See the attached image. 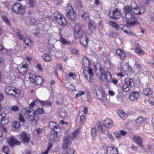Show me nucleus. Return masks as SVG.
I'll return each mask as SVG.
<instances>
[{
  "instance_id": "obj_1",
  "label": "nucleus",
  "mask_w": 154,
  "mask_h": 154,
  "mask_svg": "<svg viewBox=\"0 0 154 154\" xmlns=\"http://www.w3.org/2000/svg\"><path fill=\"white\" fill-rule=\"evenodd\" d=\"M79 132V129H77L69 136H65L63 138L62 143V148L64 150H66L69 147L71 143L69 141V138L71 139H73L75 138L78 134Z\"/></svg>"
},
{
  "instance_id": "obj_2",
  "label": "nucleus",
  "mask_w": 154,
  "mask_h": 154,
  "mask_svg": "<svg viewBox=\"0 0 154 154\" xmlns=\"http://www.w3.org/2000/svg\"><path fill=\"white\" fill-rule=\"evenodd\" d=\"M84 26L80 24L77 23L75 25L74 29V35L76 38H79L83 36L84 34Z\"/></svg>"
},
{
  "instance_id": "obj_3",
  "label": "nucleus",
  "mask_w": 154,
  "mask_h": 154,
  "mask_svg": "<svg viewBox=\"0 0 154 154\" xmlns=\"http://www.w3.org/2000/svg\"><path fill=\"white\" fill-rule=\"evenodd\" d=\"M27 8L26 6H23L19 3H15L12 8V11L17 14H23L25 13V9Z\"/></svg>"
},
{
  "instance_id": "obj_4",
  "label": "nucleus",
  "mask_w": 154,
  "mask_h": 154,
  "mask_svg": "<svg viewBox=\"0 0 154 154\" xmlns=\"http://www.w3.org/2000/svg\"><path fill=\"white\" fill-rule=\"evenodd\" d=\"M94 92L99 100L102 102H104L106 99V94L104 91L100 89L98 87L96 86L94 90Z\"/></svg>"
},
{
  "instance_id": "obj_5",
  "label": "nucleus",
  "mask_w": 154,
  "mask_h": 154,
  "mask_svg": "<svg viewBox=\"0 0 154 154\" xmlns=\"http://www.w3.org/2000/svg\"><path fill=\"white\" fill-rule=\"evenodd\" d=\"M5 91L7 94L13 96H15V94L19 95V91L15 87L8 86L5 89Z\"/></svg>"
},
{
  "instance_id": "obj_6",
  "label": "nucleus",
  "mask_w": 154,
  "mask_h": 154,
  "mask_svg": "<svg viewBox=\"0 0 154 154\" xmlns=\"http://www.w3.org/2000/svg\"><path fill=\"white\" fill-rule=\"evenodd\" d=\"M8 120L7 117L0 115V127H1L4 132H6V129L4 126L8 122Z\"/></svg>"
},
{
  "instance_id": "obj_7",
  "label": "nucleus",
  "mask_w": 154,
  "mask_h": 154,
  "mask_svg": "<svg viewBox=\"0 0 154 154\" xmlns=\"http://www.w3.org/2000/svg\"><path fill=\"white\" fill-rule=\"evenodd\" d=\"M8 143L11 147H14L15 145L19 146L21 144V142L14 137H10Z\"/></svg>"
},
{
  "instance_id": "obj_8",
  "label": "nucleus",
  "mask_w": 154,
  "mask_h": 154,
  "mask_svg": "<svg viewBox=\"0 0 154 154\" xmlns=\"http://www.w3.org/2000/svg\"><path fill=\"white\" fill-rule=\"evenodd\" d=\"M109 16L114 19H117L120 18L121 16L120 12L118 10L116 9L114 11H110L109 14Z\"/></svg>"
},
{
  "instance_id": "obj_9",
  "label": "nucleus",
  "mask_w": 154,
  "mask_h": 154,
  "mask_svg": "<svg viewBox=\"0 0 154 154\" xmlns=\"http://www.w3.org/2000/svg\"><path fill=\"white\" fill-rule=\"evenodd\" d=\"M66 16L72 21L75 22L77 19V17L73 10H69V11L66 14Z\"/></svg>"
},
{
  "instance_id": "obj_10",
  "label": "nucleus",
  "mask_w": 154,
  "mask_h": 154,
  "mask_svg": "<svg viewBox=\"0 0 154 154\" xmlns=\"http://www.w3.org/2000/svg\"><path fill=\"white\" fill-rule=\"evenodd\" d=\"M49 138L51 141H58L60 139L59 137L58 136L57 131H52L50 133Z\"/></svg>"
},
{
  "instance_id": "obj_11",
  "label": "nucleus",
  "mask_w": 154,
  "mask_h": 154,
  "mask_svg": "<svg viewBox=\"0 0 154 154\" xmlns=\"http://www.w3.org/2000/svg\"><path fill=\"white\" fill-rule=\"evenodd\" d=\"M140 97V95L137 91L132 92L129 95V99L132 101H137Z\"/></svg>"
},
{
  "instance_id": "obj_12",
  "label": "nucleus",
  "mask_w": 154,
  "mask_h": 154,
  "mask_svg": "<svg viewBox=\"0 0 154 154\" xmlns=\"http://www.w3.org/2000/svg\"><path fill=\"white\" fill-rule=\"evenodd\" d=\"M83 74L88 80L91 79L92 77L93 76L92 70L91 68H89L88 70H84Z\"/></svg>"
},
{
  "instance_id": "obj_13",
  "label": "nucleus",
  "mask_w": 154,
  "mask_h": 154,
  "mask_svg": "<svg viewBox=\"0 0 154 154\" xmlns=\"http://www.w3.org/2000/svg\"><path fill=\"white\" fill-rule=\"evenodd\" d=\"M20 139L24 143H28L30 140V138L27 135L26 133L23 131L22 132V133L20 136Z\"/></svg>"
},
{
  "instance_id": "obj_14",
  "label": "nucleus",
  "mask_w": 154,
  "mask_h": 154,
  "mask_svg": "<svg viewBox=\"0 0 154 154\" xmlns=\"http://www.w3.org/2000/svg\"><path fill=\"white\" fill-rule=\"evenodd\" d=\"M122 15L123 18L126 20V22L134 19V17L130 12L123 13Z\"/></svg>"
},
{
  "instance_id": "obj_15",
  "label": "nucleus",
  "mask_w": 154,
  "mask_h": 154,
  "mask_svg": "<svg viewBox=\"0 0 154 154\" xmlns=\"http://www.w3.org/2000/svg\"><path fill=\"white\" fill-rule=\"evenodd\" d=\"M107 154H118V149L112 146L108 147L106 148Z\"/></svg>"
},
{
  "instance_id": "obj_16",
  "label": "nucleus",
  "mask_w": 154,
  "mask_h": 154,
  "mask_svg": "<svg viewBox=\"0 0 154 154\" xmlns=\"http://www.w3.org/2000/svg\"><path fill=\"white\" fill-rule=\"evenodd\" d=\"M103 124L106 128H109L113 125V122L111 119L107 118L103 122Z\"/></svg>"
},
{
  "instance_id": "obj_17",
  "label": "nucleus",
  "mask_w": 154,
  "mask_h": 154,
  "mask_svg": "<svg viewBox=\"0 0 154 154\" xmlns=\"http://www.w3.org/2000/svg\"><path fill=\"white\" fill-rule=\"evenodd\" d=\"M22 111L24 113L25 115H29L31 113H35V111L29 107H26V108L23 109Z\"/></svg>"
},
{
  "instance_id": "obj_18",
  "label": "nucleus",
  "mask_w": 154,
  "mask_h": 154,
  "mask_svg": "<svg viewBox=\"0 0 154 154\" xmlns=\"http://www.w3.org/2000/svg\"><path fill=\"white\" fill-rule=\"evenodd\" d=\"M56 22L58 24L62 26H65L67 23L65 18L63 17L58 19Z\"/></svg>"
},
{
  "instance_id": "obj_19",
  "label": "nucleus",
  "mask_w": 154,
  "mask_h": 154,
  "mask_svg": "<svg viewBox=\"0 0 154 154\" xmlns=\"http://www.w3.org/2000/svg\"><path fill=\"white\" fill-rule=\"evenodd\" d=\"M143 121V117L140 116L138 117L135 121V125L137 128H139L141 126Z\"/></svg>"
},
{
  "instance_id": "obj_20",
  "label": "nucleus",
  "mask_w": 154,
  "mask_h": 154,
  "mask_svg": "<svg viewBox=\"0 0 154 154\" xmlns=\"http://www.w3.org/2000/svg\"><path fill=\"white\" fill-rule=\"evenodd\" d=\"M35 113H33L29 115V120L33 125H36L37 123L36 120L35 119Z\"/></svg>"
},
{
  "instance_id": "obj_21",
  "label": "nucleus",
  "mask_w": 154,
  "mask_h": 154,
  "mask_svg": "<svg viewBox=\"0 0 154 154\" xmlns=\"http://www.w3.org/2000/svg\"><path fill=\"white\" fill-rule=\"evenodd\" d=\"M134 141L136 142L137 143L141 146L143 147V146L142 143V138L139 136H133L132 137Z\"/></svg>"
},
{
  "instance_id": "obj_22",
  "label": "nucleus",
  "mask_w": 154,
  "mask_h": 154,
  "mask_svg": "<svg viewBox=\"0 0 154 154\" xmlns=\"http://www.w3.org/2000/svg\"><path fill=\"white\" fill-rule=\"evenodd\" d=\"M82 61L83 65L86 67H88L90 66V62L89 59L85 56H84L82 59Z\"/></svg>"
},
{
  "instance_id": "obj_23",
  "label": "nucleus",
  "mask_w": 154,
  "mask_h": 154,
  "mask_svg": "<svg viewBox=\"0 0 154 154\" xmlns=\"http://www.w3.org/2000/svg\"><path fill=\"white\" fill-rule=\"evenodd\" d=\"M35 101H36V102H37L38 103H40L43 106L45 105L51 106V102L48 101H42L38 99H36Z\"/></svg>"
},
{
  "instance_id": "obj_24",
  "label": "nucleus",
  "mask_w": 154,
  "mask_h": 154,
  "mask_svg": "<svg viewBox=\"0 0 154 154\" xmlns=\"http://www.w3.org/2000/svg\"><path fill=\"white\" fill-rule=\"evenodd\" d=\"M99 72L97 73V76L100 79H101L102 77L105 75V73L104 72V70L103 68L100 67L99 68Z\"/></svg>"
},
{
  "instance_id": "obj_25",
  "label": "nucleus",
  "mask_w": 154,
  "mask_h": 154,
  "mask_svg": "<svg viewBox=\"0 0 154 154\" xmlns=\"http://www.w3.org/2000/svg\"><path fill=\"white\" fill-rule=\"evenodd\" d=\"M49 127L52 130V131H55L54 129H57L58 127L55 122L51 121L49 123Z\"/></svg>"
},
{
  "instance_id": "obj_26",
  "label": "nucleus",
  "mask_w": 154,
  "mask_h": 154,
  "mask_svg": "<svg viewBox=\"0 0 154 154\" xmlns=\"http://www.w3.org/2000/svg\"><path fill=\"white\" fill-rule=\"evenodd\" d=\"M85 38H81L80 39V42L82 45L85 46L88 44V40L86 36H85Z\"/></svg>"
},
{
  "instance_id": "obj_27",
  "label": "nucleus",
  "mask_w": 154,
  "mask_h": 154,
  "mask_svg": "<svg viewBox=\"0 0 154 154\" xmlns=\"http://www.w3.org/2000/svg\"><path fill=\"white\" fill-rule=\"evenodd\" d=\"M152 91L149 88H147L143 90V93L145 95L149 97L152 94Z\"/></svg>"
},
{
  "instance_id": "obj_28",
  "label": "nucleus",
  "mask_w": 154,
  "mask_h": 154,
  "mask_svg": "<svg viewBox=\"0 0 154 154\" xmlns=\"http://www.w3.org/2000/svg\"><path fill=\"white\" fill-rule=\"evenodd\" d=\"M35 84L38 85H41L43 82V80L40 76H36Z\"/></svg>"
},
{
  "instance_id": "obj_29",
  "label": "nucleus",
  "mask_w": 154,
  "mask_h": 154,
  "mask_svg": "<svg viewBox=\"0 0 154 154\" xmlns=\"http://www.w3.org/2000/svg\"><path fill=\"white\" fill-rule=\"evenodd\" d=\"M88 24V28L91 31H93L95 29V26L94 24L93 21L92 20H89Z\"/></svg>"
},
{
  "instance_id": "obj_30",
  "label": "nucleus",
  "mask_w": 154,
  "mask_h": 154,
  "mask_svg": "<svg viewBox=\"0 0 154 154\" xmlns=\"http://www.w3.org/2000/svg\"><path fill=\"white\" fill-rule=\"evenodd\" d=\"M106 80L109 82H110L111 80L112 76L109 72H107L105 73L104 76Z\"/></svg>"
},
{
  "instance_id": "obj_31",
  "label": "nucleus",
  "mask_w": 154,
  "mask_h": 154,
  "mask_svg": "<svg viewBox=\"0 0 154 154\" xmlns=\"http://www.w3.org/2000/svg\"><path fill=\"white\" fill-rule=\"evenodd\" d=\"M27 64H23L22 66L20 67V71L23 73H25L27 71Z\"/></svg>"
},
{
  "instance_id": "obj_32",
  "label": "nucleus",
  "mask_w": 154,
  "mask_h": 154,
  "mask_svg": "<svg viewBox=\"0 0 154 154\" xmlns=\"http://www.w3.org/2000/svg\"><path fill=\"white\" fill-rule=\"evenodd\" d=\"M118 113L120 117L122 119H125L127 116L126 114L122 110H119L118 111Z\"/></svg>"
},
{
  "instance_id": "obj_33",
  "label": "nucleus",
  "mask_w": 154,
  "mask_h": 154,
  "mask_svg": "<svg viewBox=\"0 0 154 154\" xmlns=\"http://www.w3.org/2000/svg\"><path fill=\"white\" fill-rule=\"evenodd\" d=\"M123 11L124 12L123 13H126L131 12L132 11V10L129 6L126 5L124 6L123 9Z\"/></svg>"
},
{
  "instance_id": "obj_34",
  "label": "nucleus",
  "mask_w": 154,
  "mask_h": 154,
  "mask_svg": "<svg viewBox=\"0 0 154 154\" xmlns=\"http://www.w3.org/2000/svg\"><path fill=\"white\" fill-rule=\"evenodd\" d=\"M82 17L86 21H89L90 18L88 16V13L84 11L81 15Z\"/></svg>"
},
{
  "instance_id": "obj_35",
  "label": "nucleus",
  "mask_w": 154,
  "mask_h": 154,
  "mask_svg": "<svg viewBox=\"0 0 154 154\" xmlns=\"http://www.w3.org/2000/svg\"><path fill=\"white\" fill-rule=\"evenodd\" d=\"M54 15V18L56 21H57L58 19H59L63 17L61 15V14H60L57 12H55Z\"/></svg>"
},
{
  "instance_id": "obj_36",
  "label": "nucleus",
  "mask_w": 154,
  "mask_h": 154,
  "mask_svg": "<svg viewBox=\"0 0 154 154\" xmlns=\"http://www.w3.org/2000/svg\"><path fill=\"white\" fill-rule=\"evenodd\" d=\"M133 82L132 79H130L129 78H126L125 79V83L127 85L131 87V85L132 83Z\"/></svg>"
},
{
  "instance_id": "obj_37",
  "label": "nucleus",
  "mask_w": 154,
  "mask_h": 154,
  "mask_svg": "<svg viewBox=\"0 0 154 154\" xmlns=\"http://www.w3.org/2000/svg\"><path fill=\"white\" fill-rule=\"evenodd\" d=\"M136 18L134 17V19H133L131 20H129L127 22L128 24L130 25H134L138 23L137 20H136Z\"/></svg>"
},
{
  "instance_id": "obj_38",
  "label": "nucleus",
  "mask_w": 154,
  "mask_h": 154,
  "mask_svg": "<svg viewBox=\"0 0 154 154\" xmlns=\"http://www.w3.org/2000/svg\"><path fill=\"white\" fill-rule=\"evenodd\" d=\"M43 57L44 60L46 62H50L51 60V57L48 54H44L43 55Z\"/></svg>"
},
{
  "instance_id": "obj_39",
  "label": "nucleus",
  "mask_w": 154,
  "mask_h": 154,
  "mask_svg": "<svg viewBox=\"0 0 154 154\" xmlns=\"http://www.w3.org/2000/svg\"><path fill=\"white\" fill-rule=\"evenodd\" d=\"M44 112V111L43 109L40 108L35 109V115L41 114L43 113Z\"/></svg>"
},
{
  "instance_id": "obj_40",
  "label": "nucleus",
  "mask_w": 154,
  "mask_h": 154,
  "mask_svg": "<svg viewBox=\"0 0 154 154\" xmlns=\"http://www.w3.org/2000/svg\"><path fill=\"white\" fill-rule=\"evenodd\" d=\"M131 87L125 83L122 87V90L125 92H127L129 90Z\"/></svg>"
},
{
  "instance_id": "obj_41",
  "label": "nucleus",
  "mask_w": 154,
  "mask_h": 154,
  "mask_svg": "<svg viewBox=\"0 0 154 154\" xmlns=\"http://www.w3.org/2000/svg\"><path fill=\"white\" fill-rule=\"evenodd\" d=\"M91 133L93 137H95L97 135V130L95 128H93L91 130Z\"/></svg>"
},
{
  "instance_id": "obj_42",
  "label": "nucleus",
  "mask_w": 154,
  "mask_h": 154,
  "mask_svg": "<svg viewBox=\"0 0 154 154\" xmlns=\"http://www.w3.org/2000/svg\"><path fill=\"white\" fill-rule=\"evenodd\" d=\"M13 127L16 129L18 128L20 126V123L19 122L17 121H15L12 123Z\"/></svg>"
},
{
  "instance_id": "obj_43",
  "label": "nucleus",
  "mask_w": 154,
  "mask_h": 154,
  "mask_svg": "<svg viewBox=\"0 0 154 154\" xmlns=\"http://www.w3.org/2000/svg\"><path fill=\"white\" fill-rule=\"evenodd\" d=\"M104 134L107 135V137L112 140H114L113 137L111 134L108 131H106V132H104Z\"/></svg>"
},
{
  "instance_id": "obj_44",
  "label": "nucleus",
  "mask_w": 154,
  "mask_h": 154,
  "mask_svg": "<svg viewBox=\"0 0 154 154\" xmlns=\"http://www.w3.org/2000/svg\"><path fill=\"white\" fill-rule=\"evenodd\" d=\"M29 4L30 7H34L36 5V2L35 0H29Z\"/></svg>"
},
{
  "instance_id": "obj_45",
  "label": "nucleus",
  "mask_w": 154,
  "mask_h": 154,
  "mask_svg": "<svg viewBox=\"0 0 154 154\" xmlns=\"http://www.w3.org/2000/svg\"><path fill=\"white\" fill-rule=\"evenodd\" d=\"M95 128H97L99 131L100 132H103L102 126L101 123H97L95 126Z\"/></svg>"
},
{
  "instance_id": "obj_46",
  "label": "nucleus",
  "mask_w": 154,
  "mask_h": 154,
  "mask_svg": "<svg viewBox=\"0 0 154 154\" xmlns=\"http://www.w3.org/2000/svg\"><path fill=\"white\" fill-rule=\"evenodd\" d=\"M85 121V116L84 115H82L80 116L79 122L81 124L84 122Z\"/></svg>"
},
{
  "instance_id": "obj_47",
  "label": "nucleus",
  "mask_w": 154,
  "mask_h": 154,
  "mask_svg": "<svg viewBox=\"0 0 154 154\" xmlns=\"http://www.w3.org/2000/svg\"><path fill=\"white\" fill-rule=\"evenodd\" d=\"M60 116L62 118H65L66 117H67V116L66 115V112L65 111L63 112V111H61L60 112Z\"/></svg>"
},
{
  "instance_id": "obj_48",
  "label": "nucleus",
  "mask_w": 154,
  "mask_h": 154,
  "mask_svg": "<svg viewBox=\"0 0 154 154\" xmlns=\"http://www.w3.org/2000/svg\"><path fill=\"white\" fill-rule=\"evenodd\" d=\"M131 5L129 6L132 9V10L137 7V4L135 2L132 1L131 2Z\"/></svg>"
},
{
  "instance_id": "obj_49",
  "label": "nucleus",
  "mask_w": 154,
  "mask_h": 154,
  "mask_svg": "<svg viewBox=\"0 0 154 154\" xmlns=\"http://www.w3.org/2000/svg\"><path fill=\"white\" fill-rule=\"evenodd\" d=\"M109 24L112 27L115 29H116V28H117L118 24L116 22L113 21H110L109 22Z\"/></svg>"
},
{
  "instance_id": "obj_50",
  "label": "nucleus",
  "mask_w": 154,
  "mask_h": 154,
  "mask_svg": "<svg viewBox=\"0 0 154 154\" xmlns=\"http://www.w3.org/2000/svg\"><path fill=\"white\" fill-rule=\"evenodd\" d=\"M134 14H140V11H139V8H136L132 10Z\"/></svg>"
},
{
  "instance_id": "obj_51",
  "label": "nucleus",
  "mask_w": 154,
  "mask_h": 154,
  "mask_svg": "<svg viewBox=\"0 0 154 154\" xmlns=\"http://www.w3.org/2000/svg\"><path fill=\"white\" fill-rule=\"evenodd\" d=\"M10 151L8 147L7 146H4L3 147V151L5 153L8 152Z\"/></svg>"
},
{
  "instance_id": "obj_52",
  "label": "nucleus",
  "mask_w": 154,
  "mask_h": 154,
  "mask_svg": "<svg viewBox=\"0 0 154 154\" xmlns=\"http://www.w3.org/2000/svg\"><path fill=\"white\" fill-rule=\"evenodd\" d=\"M75 152V150L73 148H70L67 150V153L68 154H74Z\"/></svg>"
},
{
  "instance_id": "obj_53",
  "label": "nucleus",
  "mask_w": 154,
  "mask_h": 154,
  "mask_svg": "<svg viewBox=\"0 0 154 154\" xmlns=\"http://www.w3.org/2000/svg\"><path fill=\"white\" fill-rule=\"evenodd\" d=\"M2 18L3 20L8 25H10V21L8 20L7 17L5 16H2Z\"/></svg>"
},
{
  "instance_id": "obj_54",
  "label": "nucleus",
  "mask_w": 154,
  "mask_h": 154,
  "mask_svg": "<svg viewBox=\"0 0 154 154\" xmlns=\"http://www.w3.org/2000/svg\"><path fill=\"white\" fill-rule=\"evenodd\" d=\"M84 94V91H80L78 93L76 94L75 95L76 98H77V97H79V96Z\"/></svg>"
},
{
  "instance_id": "obj_55",
  "label": "nucleus",
  "mask_w": 154,
  "mask_h": 154,
  "mask_svg": "<svg viewBox=\"0 0 154 154\" xmlns=\"http://www.w3.org/2000/svg\"><path fill=\"white\" fill-rule=\"evenodd\" d=\"M68 89L71 91H73L75 90V87L72 85H69L67 88Z\"/></svg>"
},
{
  "instance_id": "obj_56",
  "label": "nucleus",
  "mask_w": 154,
  "mask_h": 154,
  "mask_svg": "<svg viewBox=\"0 0 154 154\" xmlns=\"http://www.w3.org/2000/svg\"><path fill=\"white\" fill-rule=\"evenodd\" d=\"M128 27L127 26L124 25L121 28V29L126 33H128L127 29Z\"/></svg>"
},
{
  "instance_id": "obj_57",
  "label": "nucleus",
  "mask_w": 154,
  "mask_h": 154,
  "mask_svg": "<svg viewBox=\"0 0 154 154\" xmlns=\"http://www.w3.org/2000/svg\"><path fill=\"white\" fill-rule=\"evenodd\" d=\"M148 102L151 105L154 106V97L150 98Z\"/></svg>"
},
{
  "instance_id": "obj_58",
  "label": "nucleus",
  "mask_w": 154,
  "mask_h": 154,
  "mask_svg": "<svg viewBox=\"0 0 154 154\" xmlns=\"http://www.w3.org/2000/svg\"><path fill=\"white\" fill-rule=\"evenodd\" d=\"M31 40L29 38H26L23 40L24 42L27 45H29V43L30 42Z\"/></svg>"
},
{
  "instance_id": "obj_59",
  "label": "nucleus",
  "mask_w": 154,
  "mask_h": 154,
  "mask_svg": "<svg viewBox=\"0 0 154 154\" xmlns=\"http://www.w3.org/2000/svg\"><path fill=\"white\" fill-rule=\"evenodd\" d=\"M11 110L14 112H16L19 110V107L17 106H14L11 107Z\"/></svg>"
},
{
  "instance_id": "obj_60",
  "label": "nucleus",
  "mask_w": 154,
  "mask_h": 154,
  "mask_svg": "<svg viewBox=\"0 0 154 154\" xmlns=\"http://www.w3.org/2000/svg\"><path fill=\"white\" fill-rule=\"evenodd\" d=\"M16 35L20 39L22 40L23 39V36L19 32H17Z\"/></svg>"
},
{
  "instance_id": "obj_61",
  "label": "nucleus",
  "mask_w": 154,
  "mask_h": 154,
  "mask_svg": "<svg viewBox=\"0 0 154 154\" xmlns=\"http://www.w3.org/2000/svg\"><path fill=\"white\" fill-rule=\"evenodd\" d=\"M126 56V54L124 52V51L121 53V55L119 56L120 57L122 60L124 59Z\"/></svg>"
},
{
  "instance_id": "obj_62",
  "label": "nucleus",
  "mask_w": 154,
  "mask_h": 154,
  "mask_svg": "<svg viewBox=\"0 0 154 154\" xmlns=\"http://www.w3.org/2000/svg\"><path fill=\"white\" fill-rule=\"evenodd\" d=\"M61 42L63 44H67L68 42H67L66 39L63 38H61Z\"/></svg>"
},
{
  "instance_id": "obj_63",
  "label": "nucleus",
  "mask_w": 154,
  "mask_h": 154,
  "mask_svg": "<svg viewBox=\"0 0 154 154\" xmlns=\"http://www.w3.org/2000/svg\"><path fill=\"white\" fill-rule=\"evenodd\" d=\"M114 134L115 136L118 138L121 137L120 135V132L119 131H116L114 133Z\"/></svg>"
},
{
  "instance_id": "obj_64",
  "label": "nucleus",
  "mask_w": 154,
  "mask_h": 154,
  "mask_svg": "<svg viewBox=\"0 0 154 154\" xmlns=\"http://www.w3.org/2000/svg\"><path fill=\"white\" fill-rule=\"evenodd\" d=\"M123 51L121 49H119L116 50V53L117 55L119 56Z\"/></svg>"
}]
</instances>
